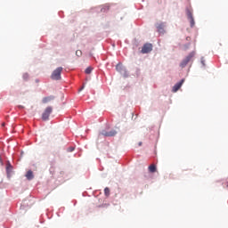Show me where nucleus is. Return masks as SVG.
Returning <instances> with one entry per match:
<instances>
[{"mask_svg": "<svg viewBox=\"0 0 228 228\" xmlns=\"http://www.w3.org/2000/svg\"><path fill=\"white\" fill-rule=\"evenodd\" d=\"M116 69L118 70V72H122V70H124V66L121 63H118L116 66Z\"/></svg>", "mask_w": 228, "mask_h": 228, "instance_id": "f8f14e48", "label": "nucleus"}, {"mask_svg": "<svg viewBox=\"0 0 228 228\" xmlns=\"http://www.w3.org/2000/svg\"><path fill=\"white\" fill-rule=\"evenodd\" d=\"M188 49H190V45H184V50H185V51H188Z\"/></svg>", "mask_w": 228, "mask_h": 228, "instance_id": "a211bd4d", "label": "nucleus"}, {"mask_svg": "<svg viewBox=\"0 0 228 228\" xmlns=\"http://www.w3.org/2000/svg\"><path fill=\"white\" fill-rule=\"evenodd\" d=\"M63 71L62 67L57 68L51 75L52 79L54 81H60L61 79V72Z\"/></svg>", "mask_w": 228, "mask_h": 228, "instance_id": "f03ea898", "label": "nucleus"}, {"mask_svg": "<svg viewBox=\"0 0 228 228\" xmlns=\"http://www.w3.org/2000/svg\"><path fill=\"white\" fill-rule=\"evenodd\" d=\"M201 63L203 66H206V63L204 62V58H201Z\"/></svg>", "mask_w": 228, "mask_h": 228, "instance_id": "6ab92c4d", "label": "nucleus"}, {"mask_svg": "<svg viewBox=\"0 0 228 228\" xmlns=\"http://www.w3.org/2000/svg\"><path fill=\"white\" fill-rule=\"evenodd\" d=\"M82 55H83V52H81V50H77L76 51V56H77L79 58Z\"/></svg>", "mask_w": 228, "mask_h": 228, "instance_id": "2eb2a0df", "label": "nucleus"}, {"mask_svg": "<svg viewBox=\"0 0 228 228\" xmlns=\"http://www.w3.org/2000/svg\"><path fill=\"white\" fill-rule=\"evenodd\" d=\"M195 57V51H192L191 53H190L180 63V67L182 69H184V67H186L188 65V63H190V61H191V59H193Z\"/></svg>", "mask_w": 228, "mask_h": 228, "instance_id": "f257e3e1", "label": "nucleus"}, {"mask_svg": "<svg viewBox=\"0 0 228 228\" xmlns=\"http://www.w3.org/2000/svg\"><path fill=\"white\" fill-rule=\"evenodd\" d=\"M159 33H165V23H160L157 26Z\"/></svg>", "mask_w": 228, "mask_h": 228, "instance_id": "9d476101", "label": "nucleus"}, {"mask_svg": "<svg viewBox=\"0 0 228 228\" xmlns=\"http://www.w3.org/2000/svg\"><path fill=\"white\" fill-rule=\"evenodd\" d=\"M92 70H94V68L88 67V68L86 69V74H92Z\"/></svg>", "mask_w": 228, "mask_h": 228, "instance_id": "4468645a", "label": "nucleus"}, {"mask_svg": "<svg viewBox=\"0 0 228 228\" xmlns=\"http://www.w3.org/2000/svg\"><path fill=\"white\" fill-rule=\"evenodd\" d=\"M85 88V86H82V88L80 90H83Z\"/></svg>", "mask_w": 228, "mask_h": 228, "instance_id": "412c9836", "label": "nucleus"}, {"mask_svg": "<svg viewBox=\"0 0 228 228\" xmlns=\"http://www.w3.org/2000/svg\"><path fill=\"white\" fill-rule=\"evenodd\" d=\"M7 175H10V173L12 172V165L8 164L6 167Z\"/></svg>", "mask_w": 228, "mask_h": 228, "instance_id": "ddd939ff", "label": "nucleus"}, {"mask_svg": "<svg viewBox=\"0 0 228 228\" xmlns=\"http://www.w3.org/2000/svg\"><path fill=\"white\" fill-rule=\"evenodd\" d=\"M184 83V78H183L180 82L176 83L172 89V92L175 94V92H178L181 89V86H183Z\"/></svg>", "mask_w": 228, "mask_h": 228, "instance_id": "39448f33", "label": "nucleus"}, {"mask_svg": "<svg viewBox=\"0 0 228 228\" xmlns=\"http://www.w3.org/2000/svg\"><path fill=\"white\" fill-rule=\"evenodd\" d=\"M51 101H54V96L50 95V96L44 97L42 99V103L43 104H47L48 102H51Z\"/></svg>", "mask_w": 228, "mask_h": 228, "instance_id": "423d86ee", "label": "nucleus"}, {"mask_svg": "<svg viewBox=\"0 0 228 228\" xmlns=\"http://www.w3.org/2000/svg\"><path fill=\"white\" fill-rule=\"evenodd\" d=\"M104 193H105L106 197H109L110 196V188L106 187L104 189Z\"/></svg>", "mask_w": 228, "mask_h": 228, "instance_id": "dca6fc26", "label": "nucleus"}, {"mask_svg": "<svg viewBox=\"0 0 228 228\" xmlns=\"http://www.w3.org/2000/svg\"><path fill=\"white\" fill-rule=\"evenodd\" d=\"M85 88V86H82V88L80 90H83Z\"/></svg>", "mask_w": 228, "mask_h": 228, "instance_id": "4be33fe9", "label": "nucleus"}, {"mask_svg": "<svg viewBox=\"0 0 228 228\" xmlns=\"http://www.w3.org/2000/svg\"><path fill=\"white\" fill-rule=\"evenodd\" d=\"M149 172H151V174H154V172H156L157 168H156V165L151 164L149 167Z\"/></svg>", "mask_w": 228, "mask_h": 228, "instance_id": "9b49d317", "label": "nucleus"}, {"mask_svg": "<svg viewBox=\"0 0 228 228\" xmlns=\"http://www.w3.org/2000/svg\"><path fill=\"white\" fill-rule=\"evenodd\" d=\"M152 51V44L151 43H146L145 45H143L141 53L142 54H147L149 53H151Z\"/></svg>", "mask_w": 228, "mask_h": 228, "instance_id": "20e7f679", "label": "nucleus"}, {"mask_svg": "<svg viewBox=\"0 0 228 228\" xmlns=\"http://www.w3.org/2000/svg\"><path fill=\"white\" fill-rule=\"evenodd\" d=\"M187 17H188V19L190 20L191 28H193V26H195V20L193 19V14H191V12H189L187 13Z\"/></svg>", "mask_w": 228, "mask_h": 228, "instance_id": "0eeeda50", "label": "nucleus"}, {"mask_svg": "<svg viewBox=\"0 0 228 228\" xmlns=\"http://www.w3.org/2000/svg\"><path fill=\"white\" fill-rule=\"evenodd\" d=\"M74 149H75L74 147H69L68 152H73Z\"/></svg>", "mask_w": 228, "mask_h": 228, "instance_id": "f3484780", "label": "nucleus"}, {"mask_svg": "<svg viewBox=\"0 0 228 228\" xmlns=\"http://www.w3.org/2000/svg\"><path fill=\"white\" fill-rule=\"evenodd\" d=\"M102 134L103 136H115V134H117V131L111 130L110 132H102Z\"/></svg>", "mask_w": 228, "mask_h": 228, "instance_id": "6e6552de", "label": "nucleus"}, {"mask_svg": "<svg viewBox=\"0 0 228 228\" xmlns=\"http://www.w3.org/2000/svg\"><path fill=\"white\" fill-rule=\"evenodd\" d=\"M139 147H142V142H139Z\"/></svg>", "mask_w": 228, "mask_h": 228, "instance_id": "aec40b11", "label": "nucleus"}, {"mask_svg": "<svg viewBox=\"0 0 228 228\" xmlns=\"http://www.w3.org/2000/svg\"><path fill=\"white\" fill-rule=\"evenodd\" d=\"M27 177L28 181H31L35 178V175H33V171L28 170L25 175Z\"/></svg>", "mask_w": 228, "mask_h": 228, "instance_id": "1a4fd4ad", "label": "nucleus"}, {"mask_svg": "<svg viewBox=\"0 0 228 228\" xmlns=\"http://www.w3.org/2000/svg\"><path fill=\"white\" fill-rule=\"evenodd\" d=\"M52 113H53V107L51 106L46 107L45 111L42 114L43 120H49V117H51Z\"/></svg>", "mask_w": 228, "mask_h": 228, "instance_id": "7ed1b4c3", "label": "nucleus"}]
</instances>
